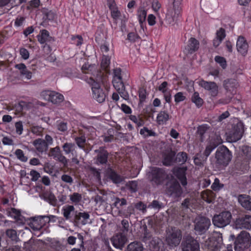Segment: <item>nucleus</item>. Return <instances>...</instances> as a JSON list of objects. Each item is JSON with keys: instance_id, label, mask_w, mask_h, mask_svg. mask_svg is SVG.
I'll use <instances>...</instances> for the list:
<instances>
[{"instance_id": "1", "label": "nucleus", "mask_w": 251, "mask_h": 251, "mask_svg": "<svg viewBox=\"0 0 251 251\" xmlns=\"http://www.w3.org/2000/svg\"><path fill=\"white\" fill-rule=\"evenodd\" d=\"M216 163L218 166H226L232 158L231 152L224 146L219 147L215 154Z\"/></svg>"}, {"instance_id": "2", "label": "nucleus", "mask_w": 251, "mask_h": 251, "mask_svg": "<svg viewBox=\"0 0 251 251\" xmlns=\"http://www.w3.org/2000/svg\"><path fill=\"white\" fill-rule=\"evenodd\" d=\"M88 83L91 86L93 98L100 103L103 102L105 100L106 94L100 87V83L92 77L88 80Z\"/></svg>"}, {"instance_id": "3", "label": "nucleus", "mask_w": 251, "mask_h": 251, "mask_svg": "<svg viewBox=\"0 0 251 251\" xmlns=\"http://www.w3.org/2000/svg\"><path fill=\"white\" fill-rule=\"evenodd\" d=\"M244 131L242 123L233 126L231 129L226 133V140L229 142H235L241 139Z\"/></svg>"}, {"instance_id": "4", "label": "nucleus", "mask_w": 251, "mask_h": 251, "mask_svg": "<svg viewBox=\"0 0 251 251\" xmlns=\"http://www.w3.org/2000/svg\"><path fill=\"white\" fill-rule=\"evenodd\" d=\"M251 244V237L250 234L246 231H242L238 235L234 242L235 251L248 248Z\"/></svg>"}, {"instance_id": "5", "label": "nucleus", "mask_w": 251, "mask_h": 251, "mask_svg": "<svg viewBox=\"0 0 251 251\" xmlns=\"http://www.w3.org/2000/svg\"><path fill=\"white\" fill-rule=\"evenodd\" d=\"M232 215L229 211H226L215 215L212 218V222L215 226L224 227L230 223Z\"/></svg>"}, {"instance_id": "6", "label": "nucleus", "mask_w": 251, "mask_h": 251, "mask_svg": "<svg viewBox=\"0 0 251 251\" xmlns=\"http://www.w3.org/2000/svg\"><path fill=\"white\" fill-rule=\"evenodd\" d=\"M182 235L180 230L175 227L172 228L167 233L166 241L167 244L171 247L177 246L181 240Z\"/></svg>"}, {"instance_id": "7", "label": "nucleus", "mask_w": 251, "mask_h": 251, "mask_svg": "<svg viewBox=\"0 0 251 251\" xmlns=\"http://www.w3.org/2000/svg\"><path fill=\"white\" fill-rule=\"evenodd\" d=\"M50 220V217L47 216L31 217L29 219L28 225L33 230H39L47 223H49Z\"/></svg>"}, {"instance_id": "8", "label": "nucleus", "mask_w": 251, "mask_h": 251, "mask_svg": "<svg viewBox=\"0 0 251 251\" xmlns=\"http://www.w3.org/2000/svg\"><path fill=\"white\" fill-rule=\"evenodd\" d=\"M195 231L199 234H201L206 232L211 225L210 220L204 217H198L195 219Z\"/></svg>"}, {"instance_id": "9", "label": "nucleus", "mask_w": 251, "mask_h": 251, "mask_svg": "<svg viewBox=\"0 0 251 251\" xmlns=\"http://www.w3.org/2000/svg\"><path fill=\"white\" fill-rule=\"evenodd\" d=\"M223 246L222 238L219 235L208 238L204 243V247L209 251H220Z\"/></svg>"}, {"instance_id": "10", "label": "nucleus", "mask_w": 251, "mask_h": 251, "mask_svg": "<svg viewBox=\"0 0 251 251\" xmlns=\"http://www.w3.org/2000/svg\"><path fill=\"white\" fill-rule=\"evenodd\" d=\"M182 251H200L198 241L191 236H186L181 243Z\"/></svg>"}, {"instance_id": "11", "label": "nucleus", "mask_w": 251, "mask_h": 251, "mask_svg": "<svg viewBox=\"0 0 251 251\" xmlns=\"http://www.w3.org/2000/svg\"><path fill=\"white\" fill-rule=\"evenodd\" d=\"M48 156L61 163L64 167L68 165L69 160L63 154L59 146L50 149Z\"/></svg>"}, {"instance_id": "12", "label": "nucleus", "mask_w": 251, "mask_h": 251, "mask_svg": "<svg viewBox=\"0 0 251 251\" xmlns=\"http://www.w3.org/2000/svg\"><path fill=\"white\" fill-rule=\"evenodd\" d=\"M199 84L208 92L209 95L212 98H215L218 96L219 94V86L216 82L201 80L199 81Z\"/></svg>"}, {"instance_id": "13", "label": "nucleus", "mask_w": 251, "mask_h": 251, "mask_svg": "<svg viewBox=\"0 0 251 251\" xmlns=\"http://www.w3.org/2000/svg\"><path fill=\"white\" fill-rule=\"evenodd\" d=\"M234 226L236 229H251V216L245 215L239 216L235 221Z\"/></svg>"}, {"instance_id": "14", "label": "nucleus", "mask_w": 251, "mask_h": 251, "mask_svg": "<svg viewBox=\"0 0 251 251\" xmlns=\"http://www.w3.org/2000/svg\"><path fill=\"white\" fill-rule=\"evenodd\" d=\"M152 184L156 185L162 184L167 178V175L165 171L161 168H154L151 171Z\"/></svg>"}, {"instance_id": "15", "label": "nucleus", "mask_w": 251, "mask_h": 251, "mask_svg": "<svg viewBox=\"0 0 251 251\" xmlns=\"http://www.w3.org/2000/svg\"><path fill=\"white\" fill-rule=\"evenodd\" d=\"M42 96L46 100L54 104H58L64 100V97L61 94L53 91H46L42 93Z\"/></svg>"}, {"instance_id": "16", "label": "nucleus", "mask_w": 251, "mask_h": 251, "mask_svg": "<svg viewBox=\"0 0 251 251\" xmlns=\"http://www.w3.org/2000/svg\"><path fill=\"white\" fill-rule=\"evenodd\" d=\"M114 247L122 250L127 241L126 235L121 232L115 234L111 239Z\"/></svg>"}, {"instance_id": "17", "label": "nucleus", "mask_w": 251, "mask_h": 251, "mask_svg": "<svg viewBox=\"0 0 251 251\" xmlns=\"http://www.w3.org/2000/svg\"><path fill=\"white\" fill-rule=\"evenodd\" d=\"M90 215L86 212L76 211L74 218V222L77 226L85 225L89 223Z\"/></svg>"}, {"instance_id": "18", "label": "nucleus", "mask_w": 251, "mask_h": 251, "mask_svg": "<svg viewBox=\"0 0 251 251\" xmlns=\"http://www.w3.org/2000/svg\"><path fill=\"white\" fill-rule=\"evenodd\" d=\"M151 251H165L164 244L160 239L154 237L150 241L149 245Z\"/></svg>"}, {"instance_id": "19", "label": "nucleus", "mask_w": 251, "mask_h": 251, "mask_svg": "<svg viewBox=\"0 0 251 251\" xmlns=\"http://www.w3.org/2000/svg\"><path fill=\"white\" fill-rule=\"evenodd\" d=\"M167 193L171 196L179 197L182 193V191L178 182L174 181L171 183L168 188Z\"/></svg>"}, {"instance_id": "20", "label": "nucleus", "mask_w": 251, "mask_h": 251, "mask_svg": "<svg viewBox=\"0 0 251 251\" xmlns=\"http://www.w3.org/2000/svg\"><path fill=\"white\" fill-rule=\"evenodd\" d=\"M95 152L97 153L96 163L100 164H106L109 154L107 151L104 150V148L100 147L98 150H96Z\"/></svg>"}, {"instance_id": "21", "label": "nucleus", "mask_w": 251, "mask_h": 251, "mask_svg": "<svg viewBox=\"0 0 251 251\" xmlns=\"http://www.w3.org/2000/svg\"><path fill=\"white\" fill-rule=\"evenodd\" d=\"M180 11L181 10L179 9L175 8L174 7L168 10L166 16V21L169 24H173L176 21L180 15Z\"/></svg>"}, {"instance_id": "22", "label": "nucleus", "mask_w": 251, "mask_h": 251, "mask_svg": "<svg viewBox=\"0 0 251 251\" xmlns=\"http://www.w3.org/2000/svg\"><path fill=\"white\" fill-rule=\"evenodd\" d=\"M201 6L204 12L209 13L217 7L218 2L217 0H201Z\"/></svg>"}, {"instance_id": "23", "label": "nucleus", "mask_w": 251, "mask_h": 251, "mask_svg": "<svg viewBox=\"0 0 251 251\" xmlns=\"http://www.w3.org/2000/svg\"><path fill=\"white\" fill-rule=\"evenodd\" d=\"M115 216L129 219L132 215L135 214V209L132 205H130L126 209H121L115 211Z\"/></svg>"}, {"instance_id": "24", "label": "nucleus", "mask_w": 251, "mask_h": 251, "mask_svg": "<svg viewBox=\"0 0 251 251\" xmlns=\"http://www.w3.org/2000/svg\"><path fill=\"white\" fill-rule=\"evenodd\" d=\"M199 42L195 38L191 37L188 41L184 52L187 54H192L197 51L199 48Z\"/></svg>"}, {"instance_id": "25", "label": "nucleus", "mask_w": 251, "mask_h": 251, "mask_svg": "<svg viewBox=\"0 0 251 251\" xmlns=\"http://www.w3.org/2000/svg\"><path fill=\"white\" fill-rule=\"evenodd\" d=\"M237 50L238 52L243 55L246 54L248 50V43L243 36H239L236 43Z\"/></svg>"}, {"instance_id": "26", "label": "nucleus", "mask_w": 251, "mask_h": 251, "mask_svg": "<svg viewBox=\"0 0 251 251\" xmlns=\"http://www.w3.org/2000/svg\"><path fill=\"white\" fill-rule=\"evenodd\" d=\"M223 85L227 91L233 94L236 92L235 90L238 87V83L234 79H227L224 81Z\"/></svg>"}, {"instance_id": "27", "label": "nucleus", "mask_w": 251, "mask_h": 251, "mask_svg": "<svg viewBox=\"0 0 251 251\" xmlns=\"http://www.w3.org/2000/svg\"><path fill=\"white\" fill-rule=\"evenodd\" d=\"M185 171L186 169L184 168H178L174 169V175L178 178L182 185L184 187L186 186L187 184Z\"/></svg>"}, {"instance_id": "28", "label": "nucleus", "mask_w": 251, "mask_h": 251, "mask_svg": "<svg viewBox=\"0 0 251 251\" xmlns=\"http://www.w3.org/2000/svg\"><path fill=\"white\" fill-rule=\"evenodd\" d=\"M33 145L37 151L40 153L47 151L48 149V144L44 140L41 138L35 140L33 142Z\"/></svg>"}, {"instance_id": "29", "label": "nucleus", "mask_w": 251, "mask_h": 251, "mask_svg": "<svg viewBox=\"0 0 251 251\" xmlns=\"http://www.w3.org/2000/svg\"><path fill=\"white\" fill-rule=\"evenodd\" d=\"M238 201L241 205L247 210H251V198L246 195H240L238 197Z\"/></svg>"}, {"instance_id": "30", "label": "nucleus", "mask_w": 251, "mask_h": 251, "mask_svg": "<svg viewBox=\"0 0 251 251\" xmlns=\"http://www.w3.org/2000/svg\"><path fill=\"white\" fill-rule=\"evenodd\" d=\"M176 153L175 151H170L166 153L164 155L163 164L165 166H170L176 162L174 159Z\"/></svg>"}, {"instance_id": "31", "label": "nucleus", "mask_w": 251, "mask_h": 251, "mask_svg": "<svg viewBox=\"0 0 251 251\" xmlns=\"http://www.w3.org/2000/svg\"><path fill=\"white\" fill-rule=\"evenodd\" d=\"M226 37L225 30L223 28H220L217 31L216 37L213 41V44L215 47H217L221 43L223 40Z\"/></svg>"}, {"instance_id": "32", "label": "nucleus", "mask_w": 251, "mask_h": 251, "mask_svg": "<svg viewBox=\"0 0 251 251\" xmlns=\"http://www.w3.org/2000/svg\"><path fill=\"white\" fill-rule=\"evenodd\" d=\"M15 68L19 70L21 75L25 76L27 79H30L31 78V72L27 69L24 64L20 63L17 64L15 65Z\"/></svg>"}, {"instance_id": "33", "label": "nucleus", "mask_w": 251, "mask_h": 251, "mask_svg": "<svg viewBox=\"0 0 251 251\" xmlns=\"http://www.w3.org/2000/svg\"><path fill=\"white\" fill-rule=\"evenodd\" d=\"M113 201L112 206H114L117 209V210L123 209V207L127 204V201L125 198H120L118 197H114L112 199Z\"/></svg>"}, {"instance_id": "34", "label": "nucleus", "mask_w": 251, "mask_h": 251, "mask_svg": "<svg viewBox=\"0 0 251 251\" xmlns=\"http://www.w3.org/2000/svg\"><path fill=\"white\" fill-rule=\"evenodd\" d=\"M75 145L74 143L66 142L62 146V149L66 154H72L73 156L76 154Z\"/></svg>"}, {"instance_id": "35", "label": "nucleus", "mask_w": 251, "mask_h": 251, "mask_svg": "<svg viewBox=\"0 0 251 251\" xmlns=\"http://www.w3.org/2000/svg\"><path fill=\"white\" fill-rule=\"evenodd\" d=\"M201 197L203 201L207 203H211L214 201L215 194L212 191L206 190L201 192Z\"/></svg>"}, {"instance_id": "36", "label": "nucleus", "mask_w": 251, "mask_h": 251, "mask_svg": "<svg viewBox=\"0 0 251 251\" xmlns=\"http://www.w3.org/2000/svg\"><path fill=\"white\" fill-rule=\"evenodd\" d=\"M41 197L53 206L56 204L57 200L54 194L51 192H46L42 195Z\"/></svg>"}, {"instance_id": "37", "label": "nucleus", "mask_w": 251, "mask_h": 251, "mask_svg": "<svg viewBox=\"0 0 251 251\" xmlns=\"http://www.w3.org/2000/svg\"><path fill=\"white\" fill-rule=\"evenodd\" d=\"M127 251H144L142 244L137 241H134L129 244L126 248Z\"/></svg>"}, {"instance_id": "38", "label": "nucleus", "mask_w": 251, "mask_h": 251, "mask_svg": "<svg viewBox=\"0 0 251 251\" xmlns=\"http://www.w3.org/2000/svg\"><path fill=\"white\" fill-rule=\"evenodd\" d=\"M38 40L41 44H44L47 42L50 41L51 37L49 35V32L45 29L42 30L41 33L37 36Z\"/></svg>"}, {"instance_id": "39", "label": "nucleus", "mask_w": 251, "mask_h": 251, "mask_svg": "<svg viewBox=\"0 0 251 251\" xmlns=\"http://www.w3.org/2000/svg\"><path fill=\"white\" fill-rule=\"evenodd\" d=\"M209 128V126L206 125H202L198 127L197 134L201 142L204 140L205 138L204 134L206 133Z\"/></svg>"}, {"instance_id": "40", "label": "nucleus", "mask_w": 251, "mask_h": 251, "mask_svg": "<svg viewBox=\"0 0 251 251\" xmlns=\"http://www.w3.org/2000/svg\"><path fill=\"white\" fill-rule=\"evenodd\" d=\"M75 210V207L73 205H67L63 208V215L66 220L71 219V213Z\"/></svg>"}, {"instance_id": "41", "label": "nucleus", "mask_w": 251, "mask_h": 251, "mask_svg": "<svg viewBox=\"0 0 251 251\" xmlns=\"http://www.w3.org/2000/svg\"><path fill=\"white\" fill-rule=\"evenodd\" d=\"M142 240L144 242H147L148 241L151 239L152 237V234L150 231V230L148 228L147 226L146 225H144L142 226Z\"/></svg>"}, {"instance_id": "42", "label": "nucleus", "mask_w": 251, "mask_h": 251, "mask_svg": "<svg viewBox=\"0 0 251 251\" xmlns=\"http://www.w3.org/2000/svg\"><path fill=\"white\" fill-rule=\"evenodd\" d=\"M96 69L95 65L89 64L88 63H85L81 68L82 72L85 74H93L96 72Z\"/></svg>"}, {"instance_id": "43", "label": "nucleus", "mask_w": 251, "mask_h": 251, "mask_svg": "<svg viewBox=\"0 0 251 251\" xmlns=\"http://www.w3.org/2000/svg\"><path fill=\"white\" fill-rule=\"evenodd\" d=\"M169 114L165 111H161L157 117V122L159 124H163L169 119Z\"/></svg>"}, {"instance_id": "44", "label": "nucleus", "mask_w": 251, "mask_h": 251, "mask_svg": "<svg viewBox=\"0 0 251 251\" xmlns=\"http://www.w3.org/2000/svg\"><path fill=\"white\" fill-rule=\"evenodd\" d=\"M5 233L7 237L12 241L17 242L19 240L17 231L13 229H8L6 230Z\"/></svg>"}, {"instance_id": "45", "label": "nucleus", "mask_w": 251, "mask_h": 251, "mask_svg": "<svg viewBox=\"0 0 251 251\" xmlns=\"http://www.w3.org/2000/svg\"><path fill=\"white\" fill-rule=\"evenodd\" d=\"M44 130V128L43 127L39 126L31 125L30 127V130L31 133L39 136H43Z\"/></svg>"}, {"instance_id": "46", "label": "nucleus", "mask_w": 251, "mask_h": 251, "mask_svg": "<svg viewBox=\"0 0 251 251\" xmlns=\"http://www.w3.org/2000/svg\"><path fill=\"white\" fill-rule=\"evenodd\" d=\"M147 16V12L143 7L139 8L138 11V17L139 22L142 26V24L145 21Z\"/></svg>"}, {"instance_id": "47", "label": "nucleus", "mask_w": 251, "mask_h": 251, "mask_svg": "<svg viewBox=\"0 0 251 251\" xmlns=\"http://www.w3.org/2000/svg\"><path fill=\"white\" fill-rule=\"evenodd\" d=\"M192 101L195 103L197 107H201L203 103V100L200 97L199 94L198 92H195L192 97Z\"/></svg>"}, {"instance_id": "48", "label": "nucleus", "mask_w": 251, "mask_h": 251, "mask_svg": "<svg viewBox=\"0 0 251 251\" xmlns=\"http://www.w3.org/2000/svg\"><path fill=\"white\" fill-rule=\"evenodd\" d=\"M165 206L164 203L158 201V200H153L149 205V208H153L156 210H160Z\"/></svg>"}, {"instance_id": "49", "label": "nucleus", "mask_w": 251, "mask_h": 251, "mask_svg": "<svg viewBox=\"0 0 251 251\" xmlns=\"http://www.w3.org/2000/svg\"><path fill=\"white\" fill-rule=\"evenodd\" d=\"M187 158V156L186 153L184 152H180L177 154L175 159V161L179 163V164H182L186 161Z\"/></svg>"}, {"instance_id": "50", "label": "nucleus", "mask_w": 251, "mask_h": 251, "mask_svg": "<svg viewBox=\"0 0 251 251\" xmlns=\"http://www.w3.org/2000/svg\"><path fill=\"white\" fill-rule=\"evenodd\" d=\"M126 187L131 192H135L138 190V183L136 181H129L126 183Z\"/></svg>"}, {"instance_id": "51", "label": "nucleus", "mask_w": 251, "mask_h": 251, "mask_svg": "<svg viewBox=\"0 0 251 251\" xmlns=\"http://www.w3.org/2000/svg\"><path fill=\"white\" fill-rule=\"evenodd\" d=\"M109 177L115 183H119L123 180V178L113 171L109 173Z\"/></svg>"}, {"instance_id": "52", "label": "nucleus", "mask_w": 251, "mask_h": 251, "mask_svg": "<svg viewBox=\"0 0 251 251\" xmlns=\"http://www.w3.org/2000/svg\"><path fill=\"white\" fill-rule=\"evenodd\" d=\"M113 83L114 87L118 92H120V91H123L125 89V85L122 79H120L119 81L116 80V79H113Z\"/></svg>"}, {"instance_id": "53", "label": "nucleus", "mask_w": 251, "mask_h": 251, "mask_svg": "<svg viewBox=\"0 0 251 251\" xmlns=\"http://www.w3.org/2000/svg\"><path fill=\"white\" fill-rule=\"evenodd\" d=\"M122 228L121 231L120 232L122 233H124V234L127 235V233L129 230V224L128 221L126 219H123L121 221Z\"/></svg>"}, {"instance_id": "54", "label": "nucleus", "mask_w": 251, "mask_h": 251, "mask_svg": "<svg viewBox=\"0 0 251 251\" xmlns=\"http://www.w3.org/2000/svg\"><path fill=\"white\" fill-rule=\"evenodd\" d=\"M8 215L14 219L18 220L21 216V213L19 210L12 208L8 211Z\"/></svg>"}, {"instance_id": "55", "label": "nucleus", "mask_w": 251, "mask_h": 251, "mask_svg": "<svg viewBox=\"0 0 251 251\" xmlns=\"http://www.w3.org/2000/svg\"><path fill=\"white\" fill-rule=\"evenodd\" d=\"M110 57L108 56L103 55L101 63V67L105 70H106L110 64Z\"/></svg>"}, {"instance_id": "56", "label": "nucleus", "mask_w": 251, "mask_h": 251, "mask_svg": "<svg viewBox=\"0 0 251 251\" xmlns=\"http://www.w3.org/2000/svg\"><path fill=\"white\" fill-rule=\"evenodd\" d=\"M194 201L192 198H186L181 203V207L185 209L189 208L193 204Z\"/></svg>"}, {"instance_id": "57", "label": "nucleus", "mask_w": 251, "mask_h": 251, "mask_svg": "<svg viewBox=\"0 0 251 251\" xmlns=\"http://www.w3.org/2000/svg\"><path fill=\"white\" fill-rule=\"evenodd\" d=\"M61 180L66 183H68L69 185H72L74 182V179L73 177L68 175L67 174H63L61 176Z\"/></svg>"}, {"instance_id": "58", "label": "nucleus", "mask_w": 251, "mask_h": 251, "mask_svg": "<svg viewBox=\"0 0 251 251\" xmlns=\"http://www.w3.org/2000/svg\"><path fill=\"white\" fill-rule=\"evenodd\" d=\"M70 200L74 203H78L81 201L82 196L78 193H74L70 195Z\"/></svg>"}, {"instance_id": "59", "label": "nucleus", "mask_w": 251, "mask_h": 251, "mask_svg": "<svg viewBox=\"0 0 251 251\" xmlns=\"http://www.w3.org/2000/svg\"><path fill=\"white\" fill-rule=\"evenodd\" d=\"M17 158L23 162H26L27 158L24 155V152L20 149H17L15 152Z\"/></svg>"}, {"instance_id": "60", "label": "nucleus", "mask_w": 251, "mask_h": 251, "mask_svg": "<svg viewBox=\"0 0 251 251\" xmlns=\"http://www.w3.org/2000/svg\"><path fill=\"white\" fill-rule=\"evenodd\" d=\"M215 61L219 64L223 69H225L226 67V62L223 57L216 56L215 58Z\"/></svg>"}, {"instance_id": "61", "label": "nucleus", "mask_w": 251, "mask_h": 251, "mask_svg": "<svg viewBox=\"0 0 251 251\" xmlns=\"http://www.w3.org/2000/svg\"><path fill=\"white\" fill-rule=\"evenodd\" d=\"M215 145H214L212 143L210 142L209 144L208 145L204 151V155L205 156L206 158L209 155L211 151L216 148Z\"/></svg>"}, {"instance_id": "62", "label": "nucleus", "mask_w": 251, "mask_h": 251, "mask_svg": "<svg viewBox=\"0 0 251 251\" xmlns=\"http://www.w3.org/2000/svg\"><path fill=\"white\" fill-rule=\"evenodd\" d=\"M75 141L77 145L81 149H83L84 147V144L86 141L85 138L83 136L76 137L75 138Z\"/></svg>"}, {"instance_id": "63", "label": "nucleus", "mask_w": 251, "mask_h": 251, "mask_svg": "<svg viewBox=\"0 0 251 251\" xmlns=\"http://www.w3.org/2000/svg\"><path fill=\"white\" fill-rule=\"evenodd\" d=\"M224 185L220 183L219 179L215 178L214 183L212 184L211 188L214 191H218Z\"/></svg>"}, {"instance_id": "64", "label": "nucleus", "mask_w": 251, "mask_h": 251, "mask_svg": "<svg viewBox=\"0 0 251 251\" xmlns=\"http://www.w3.org/2000/svg\"><path fill=\"white\" fill-rule=\"evenodd\" d=\"M111 10V14L112 18L116 20L119 18L121 16L120 12L118 10L117 7L110 9Z\"/></svg>"}]
</instances>
